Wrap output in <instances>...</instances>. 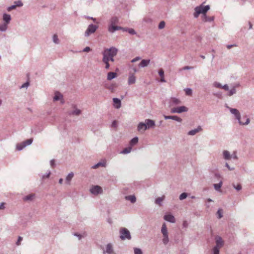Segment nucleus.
<instances>
[{
    "label": "nucleus",
    "instance_id": "nucleus-1",
    "mask_svg": "<svg viewBox=\"0 0 254 254\" xmlns=\"http://www.w3.org/2000/svg\"><path fill=\"white\" fill-rule=\"evenodd\" d=\"M209 5L204 6L203 4H200L194 8L195 12L193 13L194 18H197L200 14H202V20L203 22H212L214 20V16H208L207 12L209 10Z\"/></svg>",
    "mask_w": 254,
    "mask_h": 254
},
{
    "label": "nucleus",
    "instance_id": "nucleus-2",
    "mask_svg": "<svg viewBox=\"0 0 254 254\" xmlns=\"http://www.w3.org/2000/svg\"><path fill=\"white\" fill-rule=\"evenodd\" d=\"M120 238L122 240H128L131 239V236L129 230L126 228H121L120 229Z\"/></svg>",
    "mask_w": 254,
    "mask_h": 254
},
{
    "label": "nucleus",
    "instance_id": "nucleus-3",
    "mask_svg": "<svg viewBox=\"0 0 254 254\" xmlns=\"http://www.w3.org/2000/svg\"><path fill=\"white\" fill-rule=\"evenodd\" d=\"M161 231L163 237L162 239V242L164 245H166L168 243L169 239L168 237V230L165 223L163 224Z\"/></svg>",
    "mask_w": 254,
    "mask_h": 254
},
{
    "label": "nucleus",
    "instance_id": "nucleus-4",
    "mask_svg": "<svg viewBox=\"0 0 254 254\" xmlns=\"http://www.w3.org/2000/svg\"><path fill=\"white\" fill-rule=\"evenodd\" d=\"M98 28V26L93 24H90L88 26L85 32V36L88 37L91 34L94 33Z\"/></svg>",
    "mask_w": 254,
    "mask_h": 254
},
{
    "label": "nucleus",
    "instance_id": "nucleus-5",
    "mask_svg": "<svg viewBox=\"0 0 254 254\" xmlns=\"http://www.w3.org/2000/svg\"><path fill=\"white\" fill-rule=\"evenodd\" d=\"M188 111V108L186 106H182L173 108L171 110V113H178L180 114L183 112H186Z\"/></svg>",
    "mask_w": 254,
    "mask_h": 254
},
{
    "label": "nucleus",
    "instance_id": "nucleus-6",
    "mask_svg": "<svg viewBox=\"0 0 254 254\" xmlns=\"http://www.w3.org/2000/svg\"><path fill=\"white\" fill-rule=\"evenodd\" d=\"M118 52V49L115 47H112L110 49H107L103 52L104 53L108 54L110 57H115Z\"/></svg>",
    "mask_w": 254,
    "mask_h": 254
},
{
    "label": "nucleus",
    "instance_id": "nucleus-7",
    "mask_svg": "<svg viewBox=\"0 0 254 254\" xmlns=\"http://www.w3.org/2000/svg\"><path fill=\"white\" fill-rule=\"evenodd\" d=\"M91 193L94 195L101 194L103 192L102 189L99 186H94L90 190Z\"/></svg>",
    "mask_w": 254,
    "mask_h": 254
},
{
    "label": "nucleus",
    "instance_id": "nucleus-8",
    "mask_svg": "<svg viewBox=\"0 0 254 254\" xmlns=\"http://www.w3.org/2000/svg\"><path fill=\"white\" fill-rule=\"evenodd\" d=\"M216 245L215 247L221 248L224 245V242L219 236H216L215 238Z\"/></svg>",
    "mask_w": 254,
    "mask_h": 254
},
{
    "label": "nucleus",
    "instance_id": "nucleus-9",
    "mask_svg": "<svg viewBox=\"0 0 254 254\" xmlns=\"http://www.w3.org/2000/svg\"><path fill=\"white\" fill-rule=\"evenodd\" d=\"M144 124L146 126V129L150 128H153L155 126V122L151 119H146L144 121Z\"/></svg>",
    "mask_w": 254,
    "mask_h": 254
},
{
    "label": "nucleus",
    "instance_id": "nucleus-10",
    "mask_svg": "<svg viewBox=\"0 0 254 254\" xmlns=\"http://www.w3.org/2000/svg\"><path fill=\"white\" fill-rule=\"evenodd\" d=\"M229 110L231 113L235 116L236 119L238 121L240 120L241 119V115L239 111L236 109L231 108H229Z\"/></svg>",
    "mask_w": 254,
    "mask_h": 254
},
{
    "label": "nucleus",
    "instance_id": "nucleus-11",
    "mask_svg": "<svg viewBox=\"0 0 254 254\" xmlns=\"http://www.w3.org/2000/svg\"><path fill=\"white\" fill-rule=\"evenodd\" d=\"M164 118L165 120L171 119L173 120H175L178 122L181 123L182 122V119L178 117L177 116H166L164 115Z\"/></svg>",
    "mask_w": 254,
    "mask_h": 254
},
{
    "label": "nucleus",
    "instance_id": "nucleus-12",
    "mask_svg": "<svg viewBox=\"0 0 254 254\" xmlns=\"http://www.w3.org/2000/svg\"><path fill=\"white\" fill-rule=\"evenodd\" d=\"M164 219L173 223L176 222V219L174 216L171 214L165 215L164 216Z\"/></svg>",
    "mask_w": 254,
    "mask_h": 254
},
{
    "label": "nucleus",
    "instance_id": "nucleus-13",
    "mask_svg": "<svg viewBox=\"0 0 254 254\" xmlns=\"http://www.w3.org/2000/svg\"><path fill=\"white\" fill-rule=\"evenodd\" d=\"M136 78L133 73H129L128 78L127 80V83L128 85H131L135 83Z\"/></svg>",
    "mask_w": 254,
    "mask_h": 254
},
{
    "label": "nucleus",
    "instance_id": "nucleus-14",
    "mask_svg": "<svg viewBox=\"0 0 254 254\" xmlns=\"http://www.w3.org/2000/svg\"><path fill=\"white\" fill-rule=\"evenodd\" d=\"M122 29V27L115 25H109L108 27V31L111 33H114L117 30Z\"/></svg>",
    "mask_w": 254,
    "mask_h": 254
},
{
    "label": "nucleus",
    "instance_id": "nucleus-15",
    "mask_svg": "<svg viewBox=\"0 0 254 254\" xmlns=\"http://www.w3.org/2000/svg\"><path fill=\"white\" fill-rule=\"evenodd\" d=\"M2 20L4 22V23H5V24H9L11 20V17L10 15L9 14H7V13L3 14Z\"/></svg>",
    "mask_w": 254,
    "mask_h": 254
},
{
    "label": "nucleus",
    "instance_id": "nucleus-16",
    "mask_svg": "<svg viewBox=\"0 0 254 254\" xmlns=\"http://www.w3.org/2000/svg\"><path fill=\"white\" fill-rule=\"evenodd\" d=\"M137 130L140 132H143L146 129V126L143 122H140L137 126Z\"/></svg>",
    "mask_w": 254,
    "mask_h": 254
},
{
    "label": "nucleus",
    "instance_id": "nucleus-17",
    "mask_svg": "<svg viewBox=\"0 0 254 254\" xmlns=\"http://www.w3.org/2000/svg\"><path fill=\"white\" fill-rule=\"evenodd\" d=\"M202 130V128L200 126H198L196 128H194L193 129L190 130L188 132V134L189 135H194L199 131Z\"/></svg>",
    "mask_w": 254,
    "mask_h": 254
},
{
    "label": "nucleus",
    "instance_id": "nucleus-18",
    "mask_svg": "<svg viewBox=\"0 0 254 254\" xmlns=\"http://www.w3.org/2000/svg\"><path fill=\"white\" fill-rule=\"evenodd\" d=\"M180 103L181 101L179 99L175 97H172L171 98V101L170 103V106H176L180 104Z\"/></svg>",
    "mask_w": 254,
    "mask_h": 254
},
{
    "label": "nucleus",
    "instance_id": "nucleus-19",
    "mask_svg": "<svg viewBox=\"0 0 254 254\" xmlns=\"http://www.w3.org/2000/svg\"><path fill=\"white\" fill-rule=\"evenodd\" d=\"M150 62V60H142L138 64L139 67H145L148 66Z\"/></svg>",
    "mask_w": 254,
    "mask_h": 254
},
{
    "label": "nucleus",
    "instance_id": "nucleus-20",
    "mask_svg": "<svg viewBox=\"0 0 254 254\" xmlns=\"http://www.w3.org/2000/svg\"><path fill=\"white\" fill-rule=\"evenodd\" d=\"M107 253L108 254H112L113 253V249L111 244H108L106 246V251L103 252V254Z\"/></svg>",
    "mask_w": 254,
    "mask_h": 254
},
{
    "label": "nucleus",
    "instance_id": "nucleus-21",
    "mask_svg": "<svg viewBox=\"0 0 254 254\" xmlns=\"http://www.w3.org/2000/svg\"><path fill=\"white\" fill-rule=\"evenodd\" d=\"M114 107L116 109H119L121 106V100L117 98H114L113 99Z\"/></svg>",
    "mask_w": 254,
    "mask_h": 254
},
{
    "label": "nucleus",
    "instance_id": "nucleus-22",
    "mask_svg": "<svg viewBox=\"0 0 254 254\" xmlns=\"http://www.w3.org/2000/svg\"><path fill=\"white\" fill-rule=\"evenodd\" d=\"M35 195L34 193H31L24 196L23 200L24 201H32L35 198Z\"/></svg>",
    "mask_w": 254,
    "mask_h": 254
},
{
    "label": "nucleus",
    "instance_id": "nucleus-23",
    "mask_svg": "<svg viewBox=\"0 0 254 254\" xmlns=\"http://www.w3.org/2000/svg\"><path fill=\"white\" fill-rule=\"evenodd\" d=\"M117 76V74L115 72H109L107 74V79L108 80H111L114 78H116Z\"/></svg>",
    "mask_w": 254,
    "mask_h": 254
},
{
    "label": "nucleus",
    "instance_id": "nucleus-24",
    "mask_svg": "<svg viewBox=\"0 0 254 254\" xmlns=\"http://www.w3.org/2000/svg\"><path fill=\"white\" fill-rule=\"evenodd\" d=\"M158 73L159 76L161 77L160 81L162 82H165L166 80L164 78V71L162 68H160L159 70Z\"/></svg>",
    "mask_w": 254,
    "mask_h": 254
},
{
    "label": "nucleus",
    "instance_id": "nucleus-25",
    "mask_svg": "<svg viewBox=\"0 0 254 254\" xmlns=\"http://www.w3.org/2000/svg\"><path fill=\"white\" fill-rule=\"evenodd\" d=\"M81 113V111L78 109H75L74 110L69 112V115H73V116H79Z\"/></svg>",
    "mask_w": 254,
    "mask_h": 254
},
{
    "label": "nucleus",
    "instance_id": "nucleus-26",
    "mask_svg": "<svg viewBox=\"0 0 254 254\" xmlns=\"http://www.w3.org/2000/svg\"><path fill=\"white\" fill-rule=\"evenodd\" d=\"M223 157L225 160H230L231 158V155L230 152L227 150H224L223 152Z\"/></svg>",
    "mask_w": 254,
    "mask_h": 254
},
{
    "label": "nucleus",
    "instance_id": "nucleus-27",
    "mask_svg": "<svg viewBox=\"0 0 254 254\" xmlns=\"http://www.w3.org/2000/svg\"><path fill=\"white\" fill-rule=\"evenodd\" d=\"M125 198L126 200H129L132 203H134L136 201V197L134 195L126 196Z\"/></svg>",
    "mask_w": 254,
    "mask_h": 254
},
{
    "label": "nucleus",
    "instance_id": "nucleus-28",
    "mask_svg": "<svg viewBox=\"0 0 254 254\" xmlns=\"http://www.w3.org/2000/svg\"><path fill=\"white\" fill-rule=\"evenodd\" d=\"M222 184L223 182L222 180H220L218 184H213L215 190L217 191H219L220 190V188L222 187Z\"/></svg>",
    "mask_w": 254,
    "mask_h": 254
},
{
    "label": "nucleus",
    "instance_id": "nucleus-29",
    "mask_svg": "<svg viewBox=\"0 0 254 254\" xmlns=\"http://www.w3.org/2000/svg\"><path fill=\"white\" fill-rule=\"evenodd\" d=\"M119 23V19L116 16L112 17L110 19V25H115Z\"/></svg>",
    "mask_w": 254,
    "mask_h": 254
},
{
    "label": "nucleus",
    "instance_id": "nucleus-30",
    "mask_svg": "<svg viewBox=\"0 0 254 254\" xmlns=\"http://www.w3.org/2000/svg\"><path fill=\"white\" fill-rule=\"evenodd\" d=\"M244 119H246V121L245 122H243L241 121V119L240 120L238 121L239 124L240 125H248L250 122V120L249 118H247L246 116L244 117L243 118Z\"/></svg>",
    "mask_w": 254,
    "mask_h": 254
},
{
    "label": "nucleus",
    "instance_id": "nucleus-31",
    "mask_svg": "<svg viewBox=\"0 0 254 254\" xmlns=\"http://www.w3.org/2000/svg\"><path fill=\"white\" fill-rule=\"evenodd\" d=\"M74 176V174L72 172H71L68 174L65 179L66 182L69 184L70 181L73 178Z\"/></svg>",
    "mask_w": 254,
    "mask_h": 254
},
{
    "label": "nucleus",
    "instance_id": "nucleus-32",
    "mask_svg": "<svg viewBox=\"0 0 254 254\" xmlns=\"http://www.w3.org/2000/svg\"><path fill=\"white\" fill-rule=\"evenodd\" d=\"M7 24H5V23H3L2 24L0 25V32H5L6 31L8 27Z\"/></svg>",
    "mask_w": 254,
    "mask_h": 254
},
{
    "label": "nucleus",
    "instance_id": "nucleus-33",
    "mask_svg": "<svg viewBox=\"0 0 254 254\" xmlns=\"http://www.w3.org/2000/svg\"><path fill=\"white\" fill-rule=\"evenodd\" d=\"M63 98V95L59 92H57L55 93V95L54 97V101H58Z\"/></svg>",
    "mask_w": 254,
    "mask_h": 254
},
{
    "label": "nucleus",
    "instance_id": "nucleus-34",
    "mask_svg": "<svg viewBox=\"0 0 254 254\" xmlns=\"http://www.w3.org/2000/svg\"><path fill=\"white\" fill-rule=\"evenodd\" d=\"M16 147L17 150L20 151L25 147V145L24 144L23 142H22L21 143H17Z\"/></svg>",
    "mask_w": 254,
    "mask_h": 254
},
{
    "label": "nucleus",
    "instance_id": "nucleus-35",
    "mask_svg": "<svg viewBox=\"0 0 254 254\" xmlns=\"http://www.w3.org/2000/svg\"><path fill=\"white\" fill-rule=\"evenodd\" d=\"M212 180L213 182H217V181L219 182L220 180H222L221 175L219 174L215 173L214 175V178Z\"/></svg>",
    "mask_w": 254,
    "mask_h": 254
},
{
    "label": "nucleus",
    "instance_id": "nucleus-36",
    "mask_svg": "<svg viewBox=\"0 0 254 254\" xmlns=\"http://www.w3.org/2000/svg\"><path fill=\"white\" fill-rule=\"evenodd\" d=\"M138 141V138L137 137H134L132 139H131L129 142L130 145L131 146L135 145Z\"/></svg>",
    "mask_w": 254,
    "mask_h": 254
},
{
    "label": "nucleus",
    "instance_id": "nucleus-37",
    "mask_svg": "<svg viewBox=\"0 0 254 254\" xmlns=\"http://www.w3.org/2000/svg\"><path fill=\"white\" fill-rule=\"evenodd\" d=\"M103 62L106 64L105 68L107 69H109V67H110V64L109 63V61H108V59L107 58H106V57H103Z\"/></svg>",
    "mask_w": 254,
    "mask_h": 254
},
{
    "label": "nucleus",
    "instance_id": "nucleus-38",
    "mask_svg": "<svg viewBox=\"0 0 254 254\" xmlns=\"http://www.w3.org/2000/svg\"><path fill=\"white\" fill-rule=\"evenodd\" d=\"M131 150V147H128L124 148L121 153L122 154H127L130 152Z\"/></svg>",
    "mask_w": 254,
    "mask_h": 254
},
{
    "label": "nucleus",
    "instance_id": "nucleus-39",
    "mask_svg": "<svg viewBox=\"0 0 254 254\" xmlns=\"http://www.w3.org/2000/svg\"><path fill=\"white\" fill-rule=\"evenodd\" d=\"M236 93V86H234L232 89H231L228 93V96H231L234 95Z\"/></svg>",
    "mask_w": 254,
    "mask_h": 254
},
{
    "label": "nucleus",
    "instance_id": "nucleus-40",
    "mask_svg": "<svg viewBox=\"0 0 254 254\" xmlns=\"http://www.w3.org/2000/svg\"><path fill=\"white\" fill-rule=\"evenodd\" d=\"M32 142H33V138L28 139L23 141L24 144L25 145V147L31 144Z\"/></svg>",
    "mask_w": 254,
    "mask_h": 254
},
{
    "label": "nucleus",
    "instance_id": "nucleus-41",
    "mask_svg": "<svg viewBox=\"0 0 254 254\" xmlns=\"http://www.w3.org/2000/svg\"><path fill=\"white\" fill-rule=\"evenodd\" d=\"M164 196L158 197L155 200V203L157 204L161 205V202L164 200Z\"/></svg>",
    "mask_w": 254,
    "mask_h": 254
},
{
    "label": "nucleus",
    "instance_id": "nucleus-42",
    "mask_svg": "<svg viewBox=\"0 0 254 254\" xmlns=\"http://www.w3.org/2000/svg\"><path fill=\"white\" fill-rule=\"evenodd\" d=\"M103 57H106L108 59L109 62L110 61H111L112 62L114 61V57H110L108 55V54H105L104 53H103Z\"/></svg>",
    "mask_w": 254,
    "mask_h": 254
},
{
    "label": "nucleus",
    "instance_id": "nucleus-43",
    "mask_svg": "<svg viewBox=\"0 0 254 254\" xmlns=\"http://www.w3.org/2000/svg\"><path fill=\"white\" fill-rule=\"evenodd\" d=\"M232 186L233 188L237 191H239L242 190V186L240 184H238L236 186L235 185V184H233Z\"/></svg>",
    "mask_w": 254,
    "mask_h": 254
},
{
    "label": "nucleus",
    "instance_id": "nucleus-44",
    "mask_svg": "<svg viewBox=\"0 0 254 254\" xmlns=\"http://www.w3.org/2000/svg\"><path fill=\"white\" fill-rule=\"evenodd\" d=\"M73 235L74 236L77 237L79 240H81L82 238L86 236L85 233H84L83 235H81V234H79L77 233H74L73 234Z\"/></svg>",
    "mask_w": 254,
    "mask_h": 254
},
{
    "label": "nucleus",
    "instance_id": "nucleus-45",
    "mask_svg": "<svg viewBox=\"0 0 254 254\" xmlns=\"http://www.w3.org/2000/svg\"><path fill=\"white\" fill-rule=\"evenodd\" d=\"M220 248L214 247L212 249V254H219Z\"/></svg>",
    "mask_w": 254,
    "mask_h": 254
},
{
    "label": "nucleus",
    "instance_id": "nucleus-46",
    "mask_svg": "<svg viewBox=\"0 0 254 254\" xmlns=\"http://www.w3.org/2000/svg\"><path fill=\"white\" fill-rule=\"evenodd\" d=\"M188 196V193L186 192H183L181 193L179 196V199L180 200H183L186 198Z\"/></svg>",
    "mask_w": 254,
    "mask_h": 254
},
{
    "label": "nucleus",
    "instance_id": "nucleus-47",
    "mask_svg": "<svg viewBox=\"0 0 254 254\" xmlns=\"http://www.w3.org/2000/svg\"><path fill=\"white\" fill-rule=\"evenodd\" d=\"M134 254H142V252L140 249L137 248H134Z\"/></svg>",
    "mask_w": 254,
    "mask_h": 254
},
{
    "label": "nucleus",
    "instance_id": "nucleus-48",
    "mask_svg": "<svg viewBox=\"0 0 254 254\" xmlns=\"http://www.w3.org/2000/svg\"><path fill=\"white\" fill-rule=\"evenodd\" d=\"M53 41L55 44H59V40L58 39V36L56 34L54 35V36L53 37Z\"/></svg>",
    "mask_w": 254,
    "mask_h": 254
},
{
    "label": "nucleus",
    "instance_id": "nucleus-49",
    "mask_svg": "<svg viewBox=\"0 0 254 254\" xmlns=\"http://www.w3.org/2000/svg\"><path fill=\"white\" fill-rule=\"evenodd\" d=\"M217 214L218 215V218L220 219L223 217V212L221 209H219L217 212Z\"/></svg>",
    "mask_w": 254,
    "mask_h": 254
},
{
    "label": "nucleus",
    "instance_id": "nucleus-50",
    "mask_svg": "<svg viewBox=\"0 0 254 254\" xmlns=\"http://www.w3.org/2000/svg\"><path fill=\"white\" fill-rule=\"evenodd\" d=\"M185 91L187 95H191L192 94V90L190 88H186Z\"/></svg>",
    "mask_w": 254,
    "mask_h": 254
},
{
    "label": "nucleus",
    "instance_id": "nucleus-51",
    "mask_svg": "<svg viewBox=\"0 0 254 254\" xmlns=\"http://www.w3.org/2000/svg\"><path fill=\"white\" fill-rule=\"evenodd\" d=\"M105 166V163H102V162H99L97 164L94 165L92 167V168L94 169H96V168H98L99 166Z\"/></svg>",
    "mask_w": 254,
    "mask_h": 254
},
{
    "label": "nucleus",
    "instance_id": "nucleus-52",
    "mask_svg": "<svg viewBox=\"0 0 254 254\" xmlns=\"http://www.w3.org/2000/svg\"><path fill=\"white\" fill-rule=\"evenodd\" d=\"M165 26V22L164 21H161L158 25V28L159 29H163Z\"/></svg>",
    "mask_w": 254,
    "mask_h": 254
},
{
    "label": "nucleus",
    "instance_id": "nucleus-53",
    "mask_svg": "<svg viewBox=\"0 0 254 254\" xmlns=\"http://www.w3.org/2000/svg\"><path fill=\"white\" fill-rule=\"evenodd\" d=\"M14 3H15V5H16V7H17V6L21 7V6H22L23 5V3L22 2V1L21 0L16 1L14 2Z\"/></svg>",
    "mask_w": 254,
    "mask_h": 254
},
{
    "label": "nucleus",
    "instance_id": "nucleus-54",
    "mask_svg": "<svg viewBox=\"0 0 254 254\" xmlns=\"http://www.w3.org/2000/svg\"><path fill=\"white\" fill-rule=\"evenodd\" d=\"M127 32L131 35H135L136 34L135 30L132 28H128V29H127Z\"/></svg>",
    "mask_w": 254,
    "mask_h": 254
},
{
    "label": "nucleus",
    "instance_id": "nucleus-55",
    "mask_svg": "<svg viewBox=\"0 0 254 254\" xmlns=\"http://www.w3.org/2000/svg\"><path fill=\"white\" fill-rule=\"evenodd\" d=\"M213 86L216 88H222V85H221V83H219V82H214L213 83Z\"/></svg>",
    "mask_w": 254,
    "mask_h": 254
},
{
    "label": "nucleus",
    "instance_id": "nucleus-56",
    "mask_svg": "<svg viewBox=\"0 0 254 254\" xmlns=\"http://www.w3.org/2000/svg\"><path fill=\"white\" fill-rule=\"evenodd\" d=\"M51 175V172L49 171L48 173L42 175V178L43 180L45 179L46 178H49Z\"/></svg>",
    "mask_w": 254,
    "mask_h": 254
},
{
    "label": "nucleus",
    "instance_id": "nucleus-57",
    "mask_svg": "<svg viewBox=\"0 0 254 254\" xmlns=\"http://www.w3.org/2000/svg\"><path fill=\"white\" fill-rule=\"evenodd\" d=\"M16 7V5H15V4H14V5H11V6L8 7L7 8V10L8 11H10L12 9H15Z\"/></svg>",
    "mask_w": 254,
    "mask_h": 254
},
{
    "label": "nucleus",
    "instance_id": "nucleus-58",
    "mask_svg": "<svg viewBox=\"0 0 254 254\" xmlns=\"http://www.w3.org/2000/svg\"><path fill=\"white\" fill-rule=\"evenodd\" d=\"M23 238L22 237H20V236H19L18 237V240L16 243V244L17 245V246H19L20 245V242L22 240Z\"/></svg>",
    "mask_w": 254,
    "mask_h": 254
},
{
    "label": "nucleus",
    "instance_id": "nucleus-59",
    "mask_svg": "<svg viewBox=\"0 0 254 254\" xmlns=\"http://www.w3.org/2000/svg\"><path fill=\"white\" fill-rule=\"evenodd\" d=\"M85 17L87 19H92L94 22L98 23V22L96 21L97 19L95 18H94L93 17H90L88 16H85Z\"/></svg>",
    "mask_w": 254,
    "mask_h": 254
},
{
    "label": "nucleus",
    "instance_id": "nucleus-60",
    "mask_svg": "<svg viewBox=\"0 0 254 254\" xmlns=\"http://www.w3.org/2000/svg\"><path fill=\"white\" fill-rule=\"evenodd\" d=\"M50 165H51V167L53 168H54L55 167V166H56L55 160L54 159H52L50 161Z\"/></svg>",
    "mask_w": 254,
    "mask_h": 254
},
{
    "label": "nucleus",
    "instance_id": "nucleus-61",
    "mask_svg": "<svg viewBox=\"0 0 254 254\" xmlns=\"http://www.w3.org/2000/svg\"><path fill=\"white\" fill-rule=\"evenodd\" d=\"M193 68V66H184L182 69L183 70H189V69H192Z\"/></svg>",
    "mask_w": 254,
    "mask_h": 254
},
{
    "label": "nucleus",
    "instance_id": "nucleus-62",
    "mask_svg": "<svg viewBox=\"0 0 254 254\" xmlns=\"http://www.w3.org/2000/svg\"><path fill=\"white\" fill-rule=\"evenodd\" d=\"M91 50V49L89 47H86L83 50V52H90Z\"/></svg>",
    "mask_w": 254,
    "mask_h": 254
},
{
    "label": "nucleus",
    "instance_id": "nucleus-63",
    "mask_svg": "<svg viewBox=\"0 0 254 254\" xmlns=\"http://www.w3.org/2000/svg\"><path fill=\"white\" fill-rule=\"evenodd\" d=\"M213 95L219 98H221L222 97V94L221 92H218L216 93H214Z\"/></svg>",
    "mask_w": 254,
    "mask_h": 254
},
{
    "label": "nucleus",
    "instance_id": "nucleus-64",
    "mask_svg": "<svg viewBox=\"0 0 254 254\" xmlns=\"http://www.w3.org/2000/svg\"><path fill=\"white\" fill-rule=\"evenodd\" d=\"M29 82H26L22 85V86H21V88L27 87L29 86Z\"/></svg>",
    "mask_w": 254,
    "mask_h": 254
}]
</instances>
